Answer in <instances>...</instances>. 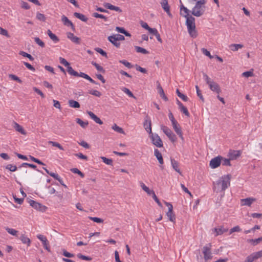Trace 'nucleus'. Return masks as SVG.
Returning <instances> with one entry per match:
<instances>
[{
    "instance_id": "a878e982",
    "label": "nucleus",
    "mask_w": 262,
    "mask_h": 262,
    "mask_svg": "<svg viewBox=\"0 0 262 262\" xmlns=\"http://www.w3.org/2000/svg\"><path fill=\"white\" fill-rule=\"evenodd\" d=\"M68 104L71 107L78 108L80 107L79 103L74 100H69L68 101Z\"/></svg>"
},
{
    "instance_id": "4d7b16f0",
    "label": "nucleus",
    "mask_w": 262,
    "mask_h": 262,
    "mask_svg": "<svg viewBox=\"0 0 262 262\" xmlns=\"http://www.w3.org/2000/svg\"><path fill=\"white\" fill-rule=\"evenodd\" d=\"M195 89L196 91V94L200 98V99L203 101H204V99L203 98V95H202L201 92L199 89V88L198 85H195Z\"/></svg>"
},
{
    "instance_id": "e433bc0d",
    "label": "nucleus",
    "mask_w": 262,
    "mask_h": 262,
    "mask_svg": "<svg viewBox=\"0 0 262 262\" xmlns=\"http://www.w3.org/2000/svg\"><path fill=\"white\" fill-rule=\"evenodd\" d=\"M77 256L78 257V258L84 260L91 261L92 259V257L90 256H85L81 253H78L77 255Z\"/></svg>"
},
{
    "instance_id": "f03ea898",
    "label": "nucleus",
    "mask_w": 262,
    "mask_h": 262,
    "mask_svg": "<svg viewBox=\"0 0 262 262\" xmlns=\"http://www.w3.org/2000/svg\"><path fill=\"white\" fill-rule=\"evenodd\" d=\"M231 175H224L216 181L213 183V190L216 192L224 191L230 184Z\"/></svg>"
},
{
    "instance_id": "c85d7f7f",
    "label": "nucleus",
    "mask_w": 262,
    "mask_h": 262,
    "mask_svg": "<svg viewBox=\"0 0 262 262\" xmlns=\"http://www.w3.org/2000/svg\"><path fill=\"white\" fill-rule=\"evenodd\" d=\"M27 166H28L30 168H32L33 169H36V170L38 171H40L38 169H36V167L37 166L34 165V164H30V163H22L19 167H18V168H21L22 167H27Z\"/></svg>"
},
{
    "instance_id": "ea45409f",
    "label": "nucleus",
    "mask_w": 262,
    "mask_h": 262,
    "mask_svg": "<svg viewBox=\"0 0 262 262\" xmlns=\"http://www.w3.org/2000/svg\"><path fill=\"white\" fill-rule=\"evenodd\" d=\"M48 143L49 144H51L53 146L56 147L60 150H64L63 147L58 142L50 141Z\"/></svg>"
},
{
    "instance_id": "774afa93",
    "label": "nucleus",
    "mask_w": 262,
    "mask_h": 262,
    "mask_svg": "<svg viewBox=\"0 0 262 262\" xmlns=\"http://www.w3.org/2000/svg\"><path fill=\"white\" fill-rule=\"evenodd\" d=\"M89 93L97 97H100L101 95V93L97 90H92L89 92Z\"/></svg>"
},
{
    "instance_id": "5701e85b",
    "label": "nucleus",
    "mask_w": 262,
    "mask_h": 262,
    "mask_svg": "<svg viewBox=\"0 0 262 262\" xmlns=\"http://www.w3.org/2000/svg\"><path fill=\"white\" fill-rule=\"evenodd\" d=\"M154 155L157 158V160L159 161V163L162 165L164 163L163 157L162 156L161 153L159 151L158 149H155L154 150Z\"/></svg>"
},
{
    "instance_id": "338daca9",
    "label": "nucleus",
    "mask_w": 262,
    "mask_h": 262,
    "mask_svg": "<svg viewBox=\"0 0 262 262\" xmlns=\"http://www.w3.org/2000/svg\"><path fill=\"white\" fill-rule=\"evenodd\" d=\"M59 61H60V63L62 64L66 67H68V66H69V64H70V63L68 62L64 58H63L62 57L59 58Z\"/></svg>"
},
{
    "instance_id": "4c0bfd02",
    "label": "nucleus",
    "mask_w": 262,
    "mask_h": 262,
    "mask_svg": "<svg viewBox=\"0 0 262 262\" xmlns=\"http://www.w3.org/2000/svg\"><path fill=\"white\" fill-rule=\"evenodd\" d=\"M112 129H114L115 131L119 133H120V134H124V132L123 130V129L118 126V125H117V124H115L113 126H112Z\"/></svg>"
},
{
    "instance_id": "2f4dec72",
    "label": "nucleus",
    "mask_w": 262,
    "mask_h": 262,
    "mask_svg": "<svg viewBox=\"0 0 262 262\" xmlns=\"http://www.w3.org/2000/svg\"><path fill=\"white\" fill-rule=\"evenodd\" d=\"M230 49L233 51H237L239 49L243 47V45L241 44H231L230 46Z\"/></svg>"
},
{
    "instance_id": "9d476101",
    "label": "nucleus",
    "mask_w": 262,
    "mask_h": 262,
    "mask_svg": "<svg viewBox=\"0 0 262 262\" xmlns=\"http://www.w3.org/2000/svg\"><path fill=\"white\" fill-rule=\"evenodd\" d=\"M223 157L221 156H217L210 161L209 166L211 168L214 169L218 167L221 164V160Z\"/></svg>"
},
{
    "instance_id": "39448f33",
    "label": "nucleus",
    "mask_w": 262,
    "mask_h": 262,
    "mask_svg": "<svg viewBox=\"0 0 262 262\" xmlns=\"http://www.w3.org/2000/svg\"><path fill=\"white\" fill-rule=\"evenodd\" d=\"M160 127L163 133L167 136L172 142L173 143L177 141V138L176 136L170 128L164 125H161Z\"/></svg>"
},
{
    "instance_id": "ddd939ff",
    "label": "nucleus",
    "mask_w": 262,
    "mask_h": 262,
    "mask_svg": "<svg viewBox=\"0 0 262 262\" xmlns=\"http://www.w3.org/2000/svg\"><path fill=\"white\" fill-rule=\"evenodd\" d=\"M256 201V199L253 198H247L241 200L242 206H251V204Z\"/></svg>"
},
{
    "instance_id": "f257e3e1",
    "label": "nucleus",
    "mask_w": 262,
    "mask_h": 262,
    "mask_svg": "<svg viewBox=\"0 0 262 262\" xmlns=\"http://www.w3.org/2000/svg\"><path fill=\"white\" fill-rule=\"evenodd\" d=\"M191 12L187 8H185L180 14L182 16L186 18V25L190 36L192 38H195L198 36V33L195 28V18L190 14Z\"/></svg>"
},
{
    "instance_id": "0eeeda50",
    "label": "nucleus",
    "mask_w": 262,
    "mask_h": 262,
    "mask_svg": "<svg viewBox=\"0 0 262 262\" xmlns=\"http://www.w3.org/2000/svg\"><path fill=\"white\" fill-rule=\"evenodd\" d=\"M212 245L211 243H209L206 246L203 247V253L204 254V258L205 260L211 259L212 253L211 251Z\"/></svg>"
},
{
    "instance_id": "4468645a",
    "label": "nucleus",
    "mask_w": 262,
    "mask_h": 262,
    "mask_svg": "<svg viewBox=\"0 0 262 262\" xmlns=\"http://www.w3.org/2000/svg\"><path fill=\"white\" fill-rule=\"evenodd\" d=\"M61 20L65 26L71 27L73 31H75V28L72 22L65 15H62L61 17Z\"/></svg>"
},
{
    "instance_id": "1a4fd4ad",
    "label": "nucleus",
    "mask_w": 262,
    "mask_h": 262,
    "mask_svg": "<svg viewBox=\"0 0 262 262\" xmlns=\"http://www.w3.org/2000/svg\"><path fill=\"white\" fill-rule=\"evenodd\" d=\"M165 205L168 207V211L166 213V215L168 216L169 221H170L172 222H174V221L176 220L175 215L173 212V206L170 203L166 202H164Z\"/></svg>"
},
{
    "instance_id": "f704fd0d",
    "label": "nucleus",
    "mask_w": 262,
    "mask_h": 262,
    "mask_svg": "<svg viewBox=\"0 0 262 262\" xmlns=\"http://www.w3.org/2000/svg\"><path fill=\"white\" fill-rule=\"evenodd\" d=\"M5 229L9 234L13 236H17V233H18V231L12 228H10L9 227H6Z\"/></svg>"
},
{
    "instance_id": "6ab92c4d",
    "label": "nucleus",
    "mask_w": 262,
    "mask_h": 262,
    "mask_svg": "<svg viewBox=\"0 0 262 262\" xmlns=\"http://www.w3.org/2000/svg\"><path fill=\"white\" fill-rule=\"evenodd\" d=\"M170 161L171 166L174 170L178 172L180 175H182V172L179 168V164L178 161L172 158H170Z\"/></svg>"
},
{
    "instance_id": "412c9836",
    "label": "nucleus",
    "mask_w": 262,
    "mask_h": 262,
    "mask_svg": "<svg viewBox=\"0 0 262 262\" xmlns=\"http://www.w3.org/2000/svg\"><path fill=\"white\" fill-rule=\"evenodd\" d=\"M241 152L239 150H230L229 152V157L230 159L233 160L236 159L240 156Z\"/></svg>"
},
{
    "instance_id": "e2e57ef3",
    "label": "nucleus",
    "mask_w": 262,
    "mask_h": 262,
    "mask_svg": "<svg viewBox=\"0 0 262 262\" xmlns=\"http://www.w3.org/2000/svg\"><path fill=\"white\" fill-rule=\"evenodd\" d=\"M33 90L35 92L39 95L42 98H44L45 97V95L39 89H37L36 87H33Z\"/></svg>"
},
{
    "instance_id": "cd10ccee",
    "label": "nucleus",
    "mask_w": 262,
    "mask_h": 262,
    "mask_svg": "<svg viewBox=\"0 0 262 262\" xmlns=\"http://www.w3.org/2000/svg\"><path fill=\"white\" fill-rule=\"evenodd\" d=\"M14 124V128L16 131L20 133L23 135H26V133L21 126H20L16 122H15Z\"/></svg>"
},
{
    "instance_id": "3c124183",
    "label": "nucleus",
    "mask_w": 262,
    "mask_h": 262,
    "mask_svg": "<svg viewBox=\"0 0 262 262\" xmlns=\"http://www.w3.org/2000/svg\"><path fill=\"white\" fill-rule=\"evenodd\" d=\"M95 51L97 52H98L99 54H100L102 56L105 57V58H107V53H106V52L103 51L102 49L99 48H96L95 49Z\"/></svg>"
},
{
    "instance_id": "b1692460",
    "label": "nucleus",
    "mask_w": 262,
    "mask_h": 262,
    "mask_svg": "<svg viewBox=\"0 0 262 262\" xmlns=\"http://www.w3.org/2000/svg\"><path fill=\"white\" fill-rule=\"evenodd\" d=\"M213 231L215 233V236H217L227 232L228 231V229H224L223 227L221 226L219 228H214Z\"/></svg>"
},
{
    "instance_id": "6e6d98bb",
    "label": "nucleus",
    "mask_w": 262,
    "mask_h": 262,
    "mask_svg": "<svg viewBox=\"0 0 262 262\" xmlns=\"http://www.w3.org/2000/svg\"><path fill=\"white\" fill-rule=\"evenodd\" d=\"M204 78L206 82V83L209 85L210 83H211L213 81L211 79L210 77L208 76V75L206 73H203Z\"/></svg>"
},
{
    "instance_id": "20e7f679",
    "label": "nucleus",
    "mask_w": 262,
    "mask_h": 262,
    "mask_svg": "<svg viewBox=\"0 0 262 262\" xmlns=\"http://www.w3.org/2000/svg\"><path fill=\"white\" fill-rule=\"evenodd\" d=\"M67 72L68 73L72 76H74L75 77H81L82 78H84L88 80H89L90 82L96 84H99L98 83L96 82L95 80H94L91 77H90L88 75L83 73L80 72V73H78L77 72L74 71L72 67L70 66V64L67 67Z\"/></svg>"
},
{
    "instance_id": "7c9ffc66",
    "label": "nucleus",
    "mask_w": 262,
    "mask_h": 262,
    "mask_svg": "<svg viewBox=\"0 0 262 262\" xmlns=\"http://www.w3.org/2000/svg\"><path fill=\"white\" fill-rule=\"evenodd\" d=\"M76 122L79 124L82 128H85L88 126L89 123L88 121L84 122L80 118H76Z\"/></svg>"
},
{
    "instance_id": "603ef678",
    "label": "nucleus",
    "mask_w": 262,
    "mask_h": 262,
    "mask_svg": "<svg viewBox=\"0 0 262 262\" xmlns=\"http://www.w3.org/2000/svg\"><path fill=\"white\" fill-rule=\"evenodd\" d=\"M0 34L5 36L8 38H10V36L8 33V32L6 29H4L0 27Z\"/></svg>"
},
{
    "instance_id": "49530a36",
    "label": "nucleus",
    "mask_w": 262,
    "mask_h": 262,
    "mask_svg": "<svg viewBox=\"0 0 262 262\" xmlns=\"http://www.w3.org/2000/svg\"><path fill=\"white\" fill-rule=\"evenodd\" d=\"M119 62L121 63L122 64H123L125 67H126L127 68H128L129 69H131L133 67V66L130 62H128L127 61H126L125 60H119Z\"/></svg>"
},
{
    "instance_id": "5fc2aeb1",
    "label": "nucleus",
    "mask_w": 262,
    "mask_h": 262,
    "mask_svg": "<svg viewBox=\"0 0 262 262\" xmlns=\"http://www.w3.org/2000/svg\"><path fill=\"white\" fill-rule=\"evenodd\" d=\"M204 78L206 82V83L209 85L210 83H211L213 81L211 79L210 77L208 76V75L206 73H203Z\"/></svg>"
},
{
    "instance_id": "680f3d73",
    "label": "nucleus",
    "mask_w": 262,
    "mask_h": 262,
    "mask_svg": "<svg viewBox=\"0 0 262 262\" xmlns=\"http://www.w3.org/2000/svg\"><path fill=\"white\" fill-rule=\"evenodd\" d=\"M135 68L137 71H139L142 73H147V70L145 68H142L138 64L135 65Z\"/></svg>"
},
{
    "instance_id": "473e14b6",
    "label": "nucleus",
    "mask_w": 262,
    "mask_h": 262,
    "mask_svg": "<svg viewBox=\"0 0 262 262\" xmlns=\"http://www.w3.org/2000/svg\"><path fill=\"white\" fill-rule=\"evenodd\" d=\"M92 16L95 18H100L103 19L105 21H107L108 20V18L106 16L97 12L93 13L92 14Z\"/></svg>"
},
{
    "instance_id": "72a5a7b5",
    "label": "nucleus",
    "mask_w": 262,
    "mask_h": 262,
    "mask_svg": "<svg viewBox=\"0 0 262 262\" xmlns=\"http://www.w3.org/2000/svg\"><path fill=\"white\" fill-rule=\"evenodd\" d=\"M135 49L136 51L138 53H141L144 54H147L149 53V52L146 49L139 46H135Z\"/></svg>"
},
{
    "instance_id": "09e8293b",
    "label": "nucleus",
    "mask_w": 262,
    "mask_h": 262,
    "mask_svg": "<svg viewBox=\"0 0 262 262\" xmlns=\"http://www.w3.org/2000/svg\"><path fill=\"white\" fill-rule=\"evenodd\" d=\"M6 168L9 169L10 171L14 172L17 170V167L16 165H13L10 164L6 166Z\"/></svg>"
},
{
    "instance_id": "79ce46f5",
    "label": "nucleus",
    "mask_w": 262,
    "mask_h": 262,
    "mask_svg": "<svg viewBox=\"0 0 262 262\" xmlns=\"http://www.w3.org/2000/svg\"><path fill=\"white\" fill-rule=\"evenodd\" d=\"M254 260L262 257V250L251 254Z\"/></svg>"
},
{
    "instance_id": "9b49d317",
    "label": "nucleus",
    "mask_w": 262,
    "mask_h": 262,
    "mask_svg": "<svg viewBox=\"0 0 262 262\" xmlns=\"http://www.w3.org/2000/svg\"><path fill=\"white\" fill-rule=\"evenodd\" d=\"M171 123L175 132L181 138V139L183 140L184 138L183 137V134L180 124L178 123L177 121H176Z\"/></svg>"
},
{
    "instance_id": "aec40b11",
    "label": "nucleus",
    "mask_w": 262,
    "mask_h": 262,
    "mask_svg": "<svg viewBox=\"0 0 262 262\" xmlns=\"http://www.w3.org/2000/svg\"><path fill=\"white\" fill-rule=\"evenodd\" d=\"M87 113L96 123L100 125L103 124V122L101 121V120L93 112L91 111H87Z\"/></svg>"
},
{
    "instance_id": "c756f323",
    "label": "nucleus",
    "mask_w": 262,
    "mask_h": 262,
    "mask_svg": "<svg viewBox=\"0 0 262 262\" xmlns=\"http://www.w3.org/2000/svg\"><path fill=\"white\" fill-rule=\"evenodd\" d=\"M161 5L165 11H168V9H170L167 0H162L161 2Z\"/></svg>"
},
{
    "instance_id": "c03bdc74",
    "label": "nucleus",
    "mask_w": 262,
    "mask_h": 262,
    "mask_svg": "<svg viewBox=\"0 0 262 262\" xmlns=\"http://www.w3.org/2000/svg\"><path fill=\"white\" fill-rule=\"evenodd\" d=\"M122 90L130 97L136 98V97L133 95V93L128 89L123 88Z\"/></svg>"
},
{
    "instance_id": "c9c22d12",
    "label": "nucleus",
    "mask_w": 262,
    "mask_h": 262,
    "mask_svg": "<svg viewBox=\"0 0 262 262\" xmlns=\"http://www.w3.org/2000/svg\"><path fill=\"white\" fill-rule=\"evenodd\" d=\"M176 93L178 95V96L180 98H181L183 101H188V97L186 96H185V95H184L182 93H181L180 92V91L179 90V89H177Z\"/></svg>"
},
{
    "instance_id": "423d86ee",
    "label": "nucleus",
    "mask_w": 262,
    "mask_h": 262,
    "mask_svg": "<svg viewBox=\"0 0 262 262\" xmlns=\"http://www.w3.org/2000/svg\"><path fill=\"white\" fill-rule=\"evenodd\" d=\"M150 138L151 140L152 143L157 147H162L163 146V142L159 135L157 134H149Z\"/></svg>"
},
{
    "instance_id": "a19ab883",
    "label": "nucleus",
    "mask_w": 262,
    "mask_h": 262,
    "mask_svg": "<svg viewBox=\"0 0 262 262\" xmlns=\"http://www.w3.org/2000/svg\"><path fill=\"white\" fill-rule=\"evenodd\" d=\"M103 162L108 165H113V160L111 159H108L104 157H101Z\"/></svg>"
},
{
    "instance_id": "6e6552de",
    "label": "nucleus",
    "mask_w": 262,
    "mask_h": 262,
    "mask_svg": "<svg viewBox=\"0 0 262 262\" xmlns=\"http://www.w3.org/2000/svg\"><path fill=\"white\" fill-rule=\"evenodd\" d=\"M28 203L31 206L37 210L44 212L47 209V207L32 200H29Z\"/></svg>"
},
{
    "instance_id": "bf43d9fd",
    "label": "nucleus",
    "mask_w": 262,
    "mask_h": 262,
    "mask_svg": "<svg viewBox=\"0 0 262 262\" xmlns=\"http://www.w3.org/2000/svg\"><path fill=\"white\" fill-rule=\"evenodd\" d=\"M181 112H182L183 114H185V116H186L187 117H189L190 116V114L187 110V108L183 106H182L181 108H180Z\"/></svg>"
},
{
    "instance_id": "0e129e2a",
    "label": "nucleus",
    "mask_w": 262,
    "mask_h": 262,
    "mask_svg": "<svg viewBox=\"0 0 262 262\" xmlns=\"http://www.w3.org/2000/svg\"><path fill=\"white\" fill-rule=\"evenodd\" d=\"M74 155L76 157H77L79 158L83 159V160H87L88 159V157L86 156H85V155H83L81 152H79V153H77V154H75Z\"/></svg>"
},
{
    "instance_id": "de8ad7c7",
    "label": "nucleus",
    "mask_w": 262,
    "mask_h": 262,
    "mask_svg": "<svg viewBox=\"0 0 262 262\" xmlns=\"http://www.w3.org/2000/svg\"><path fill=\"white\" fill-rule=\"evenodd\" d=\"M34 41L37 44H38L41 47L44 48L45 47V43L41 40H40L39 37H35Z\"/></svg>"
},
{
    "instance_id": "58836bf2",
    "label": "nucleus",
    "mask_w": 262,
    "mask_h": 262,
    "mask_svg": "<svg viewBox=\"0 0 262 262\" xmlns=\"http://www.w3.org/2000/svg\"><path fill=\"white\" fill-rule=\"evenodd\" d=\"M8 76L11 79H12L13 80L16 81L17 82H18L19 83H22V80L18 77L16 76L15 75L11 74H9Z\"/></svg>"
},
{
    "instance_id": "dca6fc26",
    "label": "nucleus",
    "mask_w": 262,
    "mask_h": 262,
    "mask_svg": "<svg viewBox=\"0 0 262 262\" xmlns=\"http://www.w3.org/2000/svg\"><path fill=\"white\" fill-rule=\"evenodd\" d=\"M67 37L74 43H75L78 45L80 43V38L78 37L75 36L73 33L68 32L67 33Z\"/></svg>"
},
{
    "instance_id": "13d9d810",
    "label": "nucleus",
    "mask_w": 262,
    "mask_h": 262,
    "mask_svg": "<svg viewBox=\"0 0 262 262\" xmlns=\"http://www.w3.org/2000/svg\"><path fill=\"white\" fill-rule=\"evenodd\" d=\"M89 218L90 220L94 221V222L97 223H101L103 222V220L102 219L98 218L97 217H91L89 216Z\"/></svg>"
},
{
    "instance_id": "2eb2a0df",
    "label": "nucleus",
    "mask_w": 262,
    "mask_h": 262,
    "mask_svg": "<svg viewBox=\"0 0 262 262\" xmlns=\"http://www.w3.org/2000/svg\"><path fill=\"white\" fill-rule=\"evenodd\" d=\"M210 89L217 94H220L221 92V89L218 83L214 82V81L210 83L209 85Z\"/></svg>"
},
{
    "instance_id": "f8f14e48",
    "label": "nucleus",
    "mask_w": 262,
    "mask_h": 262,
    "mask_svg": "<svg viewBox=\"0 0 262 262\" xmlns=\"http://www.w3.org/2000/svg\"><path fill=\"white\" fill-rule=\"evenodd\" d=\"M143 126L145 129L149 133V134H151V123L150 119L147 116L146 117V119L144 120Z\"/></svg>"
},
{
    "instance_id": "393cba45",
    "label": "nucleus",
    "mask_w": 262,
    "mask_h": 262,
    "mask_svg": "<svg viewBox=\"0 0 262 262\" xmlns=\"http://www.w3.org/2000/svg\"><path fill=\"white\" fill-rule=\"evenodd\" d=\"M73 15L75 17L80 19L82 21L86 22L88 21V18L84 15H83L81 13H78V12H74L73 14Z\"/></svg>"
},
{
    "instance_id": "7ed1b4c3",
    "label": "nucleus",
    "mask_w": 262,
    "mask_h": 262,
    "mask_svg": "<svg viewBox=\"0 0 262 262\" xmlns=\"http://www.w3.org/2000/svg\"><path fill=\"white\" fill-rule=\"evenodd\" d=\"M205 0H199L196 2L194 7L191 12V14L196 16L200 17L203 15L205 12Z\"/></svg>"
},
{
    "instance_id": "bb28decb",
    "label": "nucleus",
    "mask_w": 262,
    "mask_h": 262,
    "mask_svg": "<svg viewBox=\"0 0 262 262\" xmlns=\"http://www.w3.org/2000/svg\"><path fill=\"white\" fill-rule=\"evenodd\" d=\"M47 34L50 38L55 42H57L59 41L58 37L54 34H53L50 30H48Z\"/></svg>"
},
{
    "instance_id": "69168bd1",
    "label": "nucleus",
    "mask_w": 262,
    "mask_h": 262,
    "mask_svg": "<svg viewBox=\"0 0 262 262\" xmlns=\"http://www.w3.org/2000/svg\"><path fill=\"white\" fill-rule=\"evenodd\" d=\"M36 18L39 20L43 21H45L46 20V17L43 14L37 13L36 15Z\"/></svg>"
},
{
    "instance_id": "052dcab7",
    "label": "nucleus",
    "mask_w": 262,
    "mask_h": 262,
    "mask_svg": "<svg viewBox=\"0 0 262 262\" xmlns=\"http://www.w3.org/2000/svg\"><path fill=\"white\" fill-rule=\"evenodd\" d=\"M157 83H158L157 85V89L158 90L159 94L160 97H161L163 95L164 96V95H165V93L163 88H162L160 84L158 82H157Z\"/></svg>"
},
{
    "instance_id": "37998d69",
    "label": "nucleus",
    "mask_w": 262,
    "mask_h": 262,
    "mask_svg": "<svg viewBox=\"0 0 262 262\" xmlns=\"http://www.w3.org/2000/svg\"><path fill=\"white\" fill-rule=\"evenodd\" d=\"M19 54L22 55L24 57H27L30 60L33 61L34 60V58L32 57L31 55L28 54L24 51H20Z\"/></svg>"
},
{
    "instance_id": "a211bd4d",
    "label": "nucleus",
    "mask_w": 262,
    "mask_h": 262,
    "mask_svg": "<svg viewBox=\"0 0 262 262\" xmlns=\"http://www.w3.org/2000/svg\"><path fill=\"white\" fill-rule=\"evenodd\" d=\"M108 40L111 42L115 47L119 48L120 46V43L118 41L114 35L110 36L107 37Z\"/></svg>"
},
{
    "instance_id": "8fccbe9b",
    "label": "nucleus",
    "mask_w": 262,
    "mask_h": 262,
    "mask_svg": "<svg viewBox=\"0 0 262 262\" xmlns=\"http://www.w3.org/2000/svg\"><path fill=\"white\" fill-rule=\"evenodd\" d=\"M230 160L231 159H230V158L228 159L223 158V159L221 160V163L224 166H231V163L230 161Z\"/></svg>"
},
{
    "instance_id": "864d4df0",
    "label": "nucleus",
    "mask_w": 262,
    "mask_h": 262,
    "mask_svg": "<svg viewBox=\"0 0 262 262\" xmlns=\"http://www.w3.org/2000/svg\"><path fill=\"white\" fill-rule=\"evenodd\" d=\"M29 158L33 162L39 164V165H45V164L43 163L42 161H41L40 160H39V159H36L35 158H34V157L32 156H29Z\"/></svg>"
},
{
    "instance_id": "a18cd8bd",
    "label": "nucleus",
    "mask_w": 262,
    "mask_h": 262,
    "mask_svg": "<svg viewBox=\"0 0 262 262\" xmlns=\"http://www.w3.org/2000/svg\"><path fill=\"white\" fill-rule=\"evenodd\" d=\"M92 64L96 68V69L101 72L104 73L105 70L103 69V67L99 65L95 62L93 61Z\"/></svg>"
},
{
    "instance_id": "4be33fe9",
    "label": "nucleus",
    "mask_w": 262,
    "mask_h": 262,
    "mask_svg": "<svg viewBox=\"0 0 262 262\" xmlns=\"http://www.w3.org/2000/svg\"><path fill=\"white\" fill-rule=\"evenodd\" d=\"M19 239L24 244H27L28 246H30L31 244V240L25 234H21Z\"/></svg>"
},
{
    "instance_id": "f3484780",
    "label": "nucleus",
    "mask_w": 262,
    "mask_h": 262,
    "mask_svg": "<svg viewBox=\"0 0 262 262\" xmlns=\"http://www.w3.org/2000/svg\"><path fill=\"white\" fill-rule=\"evenodd\" d=\"M103 6L106 8L108 9L111 10H114L117 12H118L119 13H121L122 12V10L120 9V7L114 6L110 3H104L103 4Z\"/></svg>"
}]
</instances>
